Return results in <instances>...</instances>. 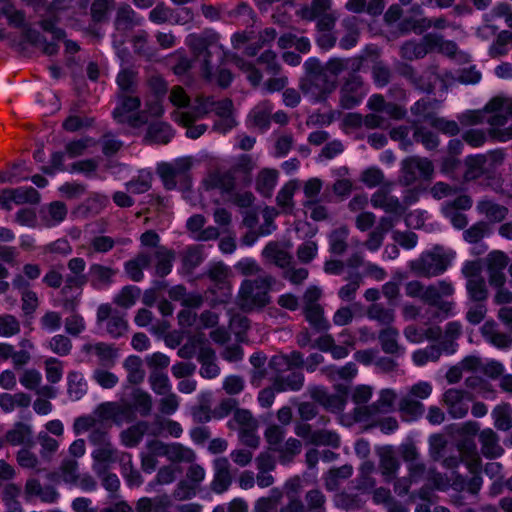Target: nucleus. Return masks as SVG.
Listing matches in <instances>:
<instances>
[{
  "instance_id": "nucleus-1",
  "label": "nucleus",
  "mask_w": 512,
  "mask_h": 512,
  "mask_svg": "<svg viewBox=\"0 0 512 512\" xmlns=\"http://www.w3.org/2000/svg\"><path fill=\"white\" fill-rule=\"evenodd\" d=\"M275 284V278L261 274L256 279H245L239 288L237 306L244 312L261 309L270 302L269 293Z\"/></svg>"
},
{
  "instance_id": "nucleus-2",
  "label": "nucleus",
  "mask_w": 512,
  "mask_h": 512,
  "mask_svg": "<svg viewBox=\"0 0 512 512\" xmlns=\"http://www.w3.org/2000/svg\"><path fill=\"white\" fill-rule=\"evenodd\" d=\"M433 392V386L427 381H419L411 385L406 394L398 402V412L405 421L420 418L425 409L422 400L428 399Z\"/></svg>"
},
{
  "instance_id": "nucleus-3",
  "label": "nucleus",
  "mask_w": 512,
  "mask_h": 512,
  "mask_svg": "<svg viewBox=\"0 0 512 512\" xmlns=\"http://www.w3.org/2000/svg\"><path fill=\"white\" fill-rule=\"evenodd\" d=\"M187 45L191 48L194 58L200 63L201 72L205 79L211 81L213 78L212 66L210 65V57L213 55L222 57V50L212 38H205L195 34L187 37Z\"/></svg>"
},
{
  "instance_id": "nucleus-4",
  "label": "nucleus",
  "mask_w": 512,
  "mask_h": 512,
  "mask_svg": "<svg viewBox=\"0 0 512 512\" xmlns=\"http://www.w3.org/2000/svg\"><path fill=\"white\" fill-rule=\"evenodd\" d=\"M90 444L94 447L92 458L99 464L110 465L117 462L121 452L113 445L108 429H94L88 436Z\"/></svg>"
},
{
  "instance_id": "nucleus-5",
  "label": "nucleus",
  "mask_w": 512,
  "mask_h": 512,
  "mask_svg": "<svg viewBox=\"0 0 512 512\" xmlns=\"http://www.w3.org/2000/svg\"><path fill=\"white\" fill-rule=\"evenodd\" d=\"M300 87L303 94L311 100L322 101L336 89L337 81L322 71L312 72L302 81Z\"/></svg>"
},
{
  "instance_id": "nucleus-6",
  "label": "nucleus",
  "mask_w": 512,
  "mask_h": 512,
  "mask_svg": "<svg viewBox=\"0 0 512 512\" xmlns=\"http://www.w3.org/2000/svg\"><path fill=\"white\" fill-rule=\"evenodd\" d=\"M433 172L434 167L429 159L418 156L407 157L401 162L400 182L409 186L418 179H430Z\"/></svg>"
},
{
  "instance_id": "nucleus-7",
  "label": "nucleus",
  "mask_w": 512,
  "mask_h": 512,
  "mask_svg": "<svg viewBox=\"0 0 512 512\" xmlns=\"http://www.w3.org/2000/svg\"><path fill=\"white\" fill-rule=\"evenodd\" d=\"M397 393L391 388L382 389L379 392L378 400L369 406L356 407L353 412L355 421L362 422L380 413L394 411Z\"/></svg>"
},
{
  "instance_id": "nucleus-8",
  "label": "nucleus",
  "mask_w": 512,
  "mask_h": 512,
  "mask_svg": "<svg viewBox=\"0 0 512 512\" xmlns=\"http://www.w3.org/2000/svg\"><path fill=\"white\" fill-rule=\"evenodd\" d=\"M448 266L447 259L437 253H424L409 263L411 271L422 277H433L443 273Z\"/></svg>"
},
{
  "instance_id": "nucleus-9",
  "label": "nucleus",
  "mask_w": 512,
  "mask_h": 512,
  "mask_svg": "<svg viewBox=\"0 0 512 512\" xmlns=\"http://www.w3.org/2000/svg\"><path fill=\"white\" fill-rule=\"evenodd\" d=\"M192 166V157H181L177 158L172 163L159 164L157 173L162 179L164 186L171 190L176 187L177 180L184 178Z\"/></svg>"
},
{
  "instance_id": "nucleus-10",
  "label": "nucleus",
  "mask_w": 512,
  "mask_h": 512,
  "mask_svg": "<svg viewBox=\"0 0 512 512\" xmlns=\"http://www.w3.org/2000/svg\"><path fill=\"white\" fill-rule=\"evenodd\" d=\"M214 99L210 96L199 95L194 99L190 107V111H175L173 118L182 125H189L196 119L202 118L212 112L214 107Z\"/></svg>"
},
{
  "instance_id": "nucleus-11",
  "label": "nucleus",
  "mask_w": 512,
  "mask_h": 512,
  "mask_svg": "<svg viewBox=\"0 0 512 512\" xmlns=\"http://www.w3.org/2000/svg\"><path fill=\"white\" fill-rule=\"evenodd\" d=\"M367 91L362 79L357 75L349 77L340 89V105L344 109H352L362 102Z\"/></svg>"
},
{
  "instance_id": "nucleus-12",
  "label": "nucleus",
  "mask_w": 512,
  "mask_h": 512,
  "mask_svg": "<svg viewBox=\"0 0 512 512\" xmlns=\"http://www.w3.org/2000/svg\"><path fill=\"white\" fill-rule=\"evenodd\" d=\"M470 401L469 392L455 388L446 390L442 396V402L446 406L449 415L455 419L463 418L467 415Z\"/></svg>"
},
{
  "instance_id": "nucleus-13",
  "label": "nucleus",
  "mask_w": 512,
  "mask_h": 512,
  "mask_svg": "<svg viewBox=\"0 0 512 512\" xmlns=\"http://www.w3.org/2000/svg\"><path fill=\"white\" fill-rule=\"evenodd\" d=\"M213 480L210 484V489L217 493L222 494L229 489L233 481L231 472V464L226 457H217L213 460Z\"/></svg>"
},
{
  "instance_id": "nucleus-14",
  "label": "nucleus",
  "mask_w": 512,
  "mask_h": 512,
  "mask_svg": "<svg viewBox=\"0 0 512 512\" xmlns=\"http://www.w3.org/2000/svg\"><path fill=\"white\" fill-rule=\"evenodd\" d=\"M508 331L501 328L499 322H485L481 327L483 337L498 348H508L512 345V322H507Z\"/></svg>"
},
{
  "instance_id": "nucleus-15",
  "label": "nucleus",
  "mask_w": 512,
  "mask_h": 512,
  "mask_svg": "<svg viewBox=\"0 0 512 512\" xmlns=\"http://www.w3.org/2000/svg\"><path fill=\"white\" fill-rule=\"evenodd\" d=\"M411 12L413 15L406 18L402 23V29L404 31L412 30L417 34H421L432 26L439 29L446 27V20L444 18H438L432 21L425 17H419L422 15L420 6L412 7Z\"/></svg>"
},
{
  "instance_id": "nucleus-16",
  "label": "nucleus",
  "mask_w": 512,
  "mask_h": 512,
  "mask_svg": "<svg viewBox=\"0 0 512 512\" xmlns=\"http://www.w3.org/2000/svg\"><path fill=\"white\" fill-rule=\"evenodd\" d=\"M212 111L221 118L214 124V130L226 133L237 125V122L233 117V103L230 99L226 98L220 101H214Z\"/></svg>"
},
{
  "instance_id": "nucleus-17",
  "label": "nucleus",
  "mask_w": 512,
  "mask_h": 512,
  "mask_svg": "<svg viewBox=\"0 0 512 512\" xmlns=\"http://www.w3.org/2000/svg\"><path fill=\"white\" fill-rule=\"evenodd\" d=\"M486 109L494 112L488 119L492 127L504 126L507 122L506 115L512 116V98H494L487 104Z\"/></svg>"
},
{
  "instance_id": "nucleus-18",
  "label": "nucleus",
  "mask_w": 512,
  "mask_h": 512,
  "mask_svg": "<svg viewBox=\"0 0 512 512\" xmlns=\"http://www.w3.org/2000/svg\"><path fill=\"white\" fill-rule=\"evenodd\" d=\"M171 496L164 493L155 497H141L135 504L136 512H174Z\"/></svg>"
},
{
  "instance_id": "nucleus-19",
  "label": "nucleus",
  "mask_w": 512,
  "mask_h": 512,
  "mask_svg": "<svg viewBox=\"0 0 512 512\" xmlns=\"http://www.w3.org/2000/svg\"><path fill=\"white\" fill-rule=\"evenodd\" d=\"M427 101L420 100L415 103V105L412 107V111L415 114L423 115L425 118L430 119V124L436 128L437 130L450 135L454 136L459 133V126L458 124L453 120H446L444 118H438V117H430L428 114H426L427 109Z\"/></svg>"
},
{
  "instance_id": "nucleus-20",
  "label": "nucleus",
  "mask_w": 512,
  "mask_h": 512,
  "mask_svg": "<svg viewBox=\"0 0 512 512\" xmlns=\"http://www.w3.org/2000/svg\"><path fill=\"white\" fill-rule=\"evenodd\" d=\"M479 443L481 445V453L488 459H495L501 457L504 449L499 443V436L490 428L482 430L478 435Z\"/></svg>"
},
{
  "instance_id": "nucleus-21",
  "label": "nucleus",
  "mask_w": 512,
  "mask_h": 512,
  "mask_svg": "<svg viewBox=\"0 0 512 512\" xmlns=\"http://www.w3.org/2000/svg\"><path fill=\"white\" fill-rule=\"evenodd\" d=\"M1 13L6 18L10 27L19 29L25 33L30 31V25L24 10L19 9L12 2H5L1 6Z\"/></svg>"
},
{
  "instance_id": "nucleus-22",
  "label": "nucleus",
  "mask_w": 512,
  "mask_h": 512,
  "mask_svg": "<svg viewBox=\"0 0 512 512\" xmlns=\"http://www.w3.org/2000/svg\"><path fill=\"white\" fill-rule=\"evenodd\" d=\"M405 334L413 342H420L424 339L436 340L441 336V329L432 322H422L418 326H408Z\"/></svg>"
},
{
  "instance_id": "nucleus-23",
  "label": "nucleus",
  "mask_w": 512,
  "mask_h": 512,
  "mask_svg": "<svg viewBox=\"0 0 512 512\" xmlns=\"http://www.w3.org/2000/svg\"><path fill=\"white\" fill-rule=\"evenodd\" d=\"M209 279L223 291V297L230 298L232 295V286L228 281L229 269L222 263H215L209 267L206 272Z\"/></svg>"
},
{
  "instance_id": "nucleus-24",
  "label": "nucleus",
  "mask_w": 512,
  "mask_h": 512,
  "mask_svg": "<svg viewBox=\"0 0 512 512\" xmlns=\"http://www.w3.org/2000/svg\"><path fill=\"white\" fill-rule=\"evenodd\" d=\"M139 106L140 100L138 97L121 95L119 96L118 105L113 111V116L119 123H131L132 120L136 119L130 113L137 110Z\"/></svg>"
},
{
  "instance_id": "nucleus-25",
  "label": "nucleus",
  "mask_w": 512,
  "mask_h": 512,
  "mask_svg": "<svg viewBox=\"0 0 512 512\" xmlns=\"http://www.w3.org/2000/svg\"><path fill=\"white\" fill-rule=\"evenodd\" d=\"M377 454L379 456V467L382 475L385 477L386 481L392 480L399 468V461L396 458L392 447H381L378 449Z\"/></svg>"
},
{
  "instance_id": "nucleus-26",
  "label": "nucleus",
  "mask_w": 512,
  "mask_h": 512,
  "mask_svg": "<svg viewBox=\"0 0 512 512\" xmlns=\"http://www.w3.org/2000/svg\"><path fill=\"white\" fill-rule=\"evenodd\" d=\"M141 23V18L137 17L136 12L128 4H122L118 7L114 20V26L117 31L125 32Z\"/></svg>"
},
{
  "instance_id": "nucleus-27",
  "label": "nucleus",
  "mask_w": 512,
  "mask_h": 512,
  "mask_svg": "<svg viewBox=\"0 0 512 512\" xmlns=\"http://www.w3.org/2000/svg\"><path fill=\"white\" fill-rule=\"evenodd\" d=\"M405 293L412 298H419L421 301L428 304L437 303V289L433 286H424L417 280H412L406 283Z\"/></svg>"
},
{
  "instance_id": "nucleus-28",
  "label": "nucleus",
  "mask_w": 512,
  "mask_h": 512,
  "mask_svg": "<svg viewBox=\"0 0 512 512\" xmlns=\"http://www.w3.org/2000/svg\"><path fill=\"white\" fill-rule=\"evenodd\" d=\"M479 214L485 216L489 222H501L508 214V209L490 199H482L476 205Z\"/></svg>"
},
{
  "instance_id": "nucleus-29",
  "label": "nucleus",
  "mask_w": 512,
  "mask_h": 512,
  "mask_svg": "<svg viewBox=\"0 0 512 512\" xmlns=\"http://www.w3.org/2000/svg\"><path fill=\"white\" fill-rule=\"evenodd\" d=\"M263 257L281 268H286L292 261L291 254L276 242L268 243L262 251Z\"/></svg>"
},
{
  "instance_id": "nucleus-30",
  "label": "nucleus",
  "mask_w": 512,
  "mask_h": 512,
  "mask_svg": "<svg viewBox=\"0 0 512 512\" xmlns=\"http://www.w3.org/2000/svg\"><path fill=\"white\" fill-rule=\"evenodd\" d=\"M166 458L170 464L177 463H192L196 460L197 455L195 451L181 443L173 442L168 444Z\"/></svg>"
},
{
  "instance_id": "nucleus-31",
  "label": "nucleus",
  "mask_w": 512,
  "mask_h": 512,
  "mask_svg": "<svg viewBox=\"0 0 512 512\" xmlns=\"http://www.w3.org/2000/svg\"><path fill=\"white\" fill-rule=\"evenodd\" d=\"M151 264V257L147 253H139L133 259L125 262L124 270L132 281L139 282L143 279V269Z\"/></svg>"
},
{
  "instance_id": "nucleus-32",
  "label": "nucleus",
  "mask_w": 512,
  "mask_h": 512,
  "mask_svg": "<svg viewBox=\"0 0 512 512\" xmlns=\"http://www.w3.org/2000/svg\"><path fill=\"white\" fill-rule=\"evenodd\" d=\"M273 106L269 101H262L257 104L249 114V121L261 130L268 128L271 120Z\"/></svg>"
},
{
  "instance_id": "nucleus-33",
  "label": "nucleus",
  "mask_w": 512,
  "mask_h": 512,
  "mask_svg": "<svg viewBox=\"0 0 512 512\" xmlns=\"http://www.w3.org/2000/svg\"><path fill=\"white\" fill-rule=\"evenodd\" d=\"M279 173L275 169L265 168L256 178V190L264 197H270L277 184Z\"/></svg>"
},
{
  "instance_id": "nucleus-34",
  "label": "nucleus",
  "mask_w": 512,
  "mask_h": 512,
  "mask_svg": "<svg viewBox=\"0 0 512 512\" xmlns=\"http://www.w3.org/2000/svg\"><path fill=\"white\" fill-rule=\"evenodd\" d=\"M91 277V285L95 288H103L109 286L116 271L108 266L101 264H92L89 269Z\"/></svg>"
},
{
  "instance_id": "nucleus-35",
  "label": "nucleus",
  "mask_w": 512,
  "mask_h": 512,
  "mask_svg": "<svg viewBox=\"0 0 512 512\" xmlns=\"http://www.w3.org/2000/svg\"><path fill=\"white\" fill-rule=\"evenodd\" d=\"M168 294L172 300L179 301L181 306L201 307L204 302L201 294L188 293L185 287L181 285L172 287Z\"/></svg>"
},
{
  "instance_id": "nucleus-36",
  "label": "nucleus",
  "mask_w": 512,
  "mask_h": 512,
  "mask_svg": "<svg viewBox=\"0 0 512 512\" xmlns=\"http://www.w3.org/2000/svg\"><path fill=\"white\" fill-rule=\"evenodd\" d=\"M371 202L374 207L382 208L387 213L401 214L405 210V206L401 204L398 198L383 192L375 193Z\"/></svg>"
},
{
  "instance_id": "nucleus-37",
  "label": "nucleus",
  "mask_w": 512,
  "mask_h": 512,
  "mask_svg": "<svg viewBox=\"0 0 512 512\" xmlns=\"http://www.w3.org/2000/svg\"><path fill=\"white\" fill-rule=\"evenodd\" d=\"M117 462H119L122 467V473L126 478L128 485L140 486L143 483V478L140 472L133 465L131 454L121 452Z\"/></svg>"
},
{
  "instance_id": "nucleus-38",
  "label": "nucleus",
  "mask_w": 512,
  "mask_h": 512,
  "mask_svg": "<svg viewBox=\"0 0 512 512\" xmlns=\"http://www.w3.org/2000/svg\"><path fill=\"white\" fill-rule=\"evenodd\" d=\"M97 146V141L91 137L71 140L65 145V154L69 158L81 157Z\"/></svg>"
},
{
  "instance_id": "nucleus-39",
  "label": "nucleus",
  "mask_w": 512,
  "mask_h": 512,
  "mask_svg": "<svg viewBox=\"0 0 512 512\" xmlns=\"http://www.w3.org/2000/svg\"><path fill=\"white\" fill-rule=\"evenodd\" d=\"M299 188L297 180H290L283 185L276 196V203L284 212H292L294 208L293 197Z\"/></svg>"
},
{
  "instance_id": "nucleus-40",
  "label": "nucleus",
  "mask_w": 512,
  "mask_h": 512,
  "mask_svg": "<svg viewBox=\"0 0 512 512\" xmlns=\"http://www.w3.org/2000/svg\"><path fill=\"white\" fill-rule=\"evenodd\" d=\"M181 467L173 464L161 466L153 481L149 483V487L154 489L156 486H165L172 484L181 474Z\"/></svg>"
},
{
  "instance_id": "nucleus-41",
  "label": "nucleus",
  "mask_w": 512,
  "mask_h": 512,
  "mask_svg": "<svg viewBox=\"0 0 512 512\" xmlns=\"http://www.w3.org/2000/svg\"><path fill=\"white\" fill-rule=\"evenodd\" d=\"M32 436V429L28 424L16 422L13 427L5 434V440L13 445L18 446L25 444Z\"/></svg>"
},
{
  "instance_id": "nucleus-42",
  "label": "nucleus",
  "mask_w": 512,
  "mask_h": 512,
  "mask_svg": "<svg viewBox=\"0 0 512 512\" xmlns=\"http://www.w3.org/2000/svg\"><path fill=\"white\" fill-rule=\"evenodd\" d=\"M332 0H312L310 5H304L299 9L297 14L305 20H315L324 12L330 11Z\"/></svg>"
},
{
  "instance_id": "nucleus-43",
  "label": "nucleus",
  "mask_w": 512,
  "mask_h": 512,
  "mask_svg": "<svg viewBox=\"0 0 512 512\" xmlns=\"http://www.w3.org/2000/svg\"><path fill=\"white\" fill-rule=\"evenodd\" d=\"M67 216V207L60 201L50 203L43 209V221L47 226H54L62 222Z\"/></svg>"
},
{
  "instance_id": "nucleus-44",
  "label": "nucleus",
  "mask_w": 512,
  "mask_h": 512,
  "mask_svg": "<svg viewBox=\"0 0 512 512\" xmlns=\"http://www.w3.org/2000/svg\"><path fill=\"white\" fill-rule=\"evenodd\" d=\"M304 384V375L301 372H292L286 377L277 376L273 382L276 391L282 392L288 389L300 390Z\"/></svg>"
},
{
  "instance_id": "nucleus-45",
  "label": "nucleus",
  "mask_w": 512,
  "mask_h": 512,
  "mask_svg": "<svg viewBox=\"0 0 512 512\" xmlns=\"http://www.w3.org/2000/svg\"><path fill=\"white\" fill-rule=\"evenodd\" d=\"M147 428L148 424L146 422H138L137 424L123 430L120 433L122 444L126 447L136 446L143 438Z\"/></svg>"
},
{
  "instance_id": "nucleus-46",
  "label": "nucleus",
  "mask_w": 512,
  "mask_h": 512,
  "mask_svg": "<svg viewBox=\"0 0 512 512\" xmlns=\"http://www.w3.org/2000/svg\"><path fill=\"white\" fill-rule=\"evenodd\" d=\"M173 137L171 127L162 122L150 125L147 131V139L153 143L166 144Z\"/></svg>"
},
{
  "instance_id": "nucleus-47",
  "label": "nucleus",
  "mask_w": 512,
  "mask_h": 512,
  "mask_svg": "<svg viewBox=\"0 0 512 512\" xmlns=\"http://www.w3.org/2000/svg\"><path fill=\"white\" fill-rule=\"evenodd\" d=\"M156 273L157 275L164 277L171 272L172 262L174 260V253L165 247H158L155 251Z\"/></svg>"
},
{
  "instance_id": "nucleus-48",
  "label": "nucleus",
  "mask_w": 512,
  "mask_h": 512,
  "mask_svg": "<svg viewBox=\"0 0 512 512\" xmlns=\"http://www.w3.org/2000/svg\"><path fill=\"white\" fill-rule=\"evenodd\" d=\"M379 341L382 347V350L387 354H396L399 351L398 345V332L396 329L387 326L382 329L379 333Z\"/></svg>"
},
{
  "instance_id": "nucleus-49",
  "label": "nucleus",
  "mask_w": 512,
  "mask_h": 512,
  "mask_svg": "<svg viewBox=\"0 0 512 512\" xmlns=\"http://www.w3.org/2000/svg\"><path fill=\"white\" fill-rule=\"evenodd\" d=\"M124 367L128 372L127 380L131 384H139L144 380L145 371L142 368V360L138 356H129Z\"/></svg>"
},
{
  "instance_id": "nucleus-50",
  "label": "nucleus",
  "mask_w": 512,
  "mask_h": 512,
  "mask_svg": "<svg viewBox=\"0 0 512 512\" xmlns=\"http://www.w3.org/2000/svg\"><path fill=\"white\" fill-rule=\"evenodd\" d=\"M129 242L130 241L128 239L114 240L109 236H96L90 242V251L88 255H91L92 253H106L113 249L115 244L125 245Z\"/></svg>"
},
{
  "instance_id": "nucleus-51",
  "label": "nucleus",
  "mask_w": 512,
  "mask_h": 512,
  "mask_svg": "<svg viewBox=\"0 0 512 512\" xmlns=\"http://www.w3.org/2000/svg\"><path fill=\"white\" fill-rule=\"evenodd\" d=\"M215 354L210 349H203L199 355L201 362L200 374L205 378H214L219 374V367L214 362Z\"/></svg>"
},
{
  "instance_id": "nucleus-52",
  "label": "nucleus",
  "mask_w": 512,
  "mask_h": 512,
  "mask_svg": "<svg viewBox=\"0 0 512 512\" xmlns=\"http://www.w3.org/2000/svg\"><path fill=\"white\" fill-rule=\"evenodd\" d=\"M486 158L482 155L468 157L465 161L464 178L467 181L478 179L484 173Z\"/></svg>"
},
{
  "instance_id": "nucleus-53",
  "label": "nucleus",
  "mask_w": 512,
  "mask_h": 512,
  "mask_svg": "<svg viewBox=\"0 0 512 512\" xmlns=\"http://www.w3.org/2000/svg\"><path fill=\"white\" fill-rule=\"evenodd\" d=\"M78 467L79 464L76 460L71 458L64 459L59 467L62 480L67 484L77 485L80 475Z\"/></svg>"
},
{
  "instance_id": "nucleus-54",
  "label": "nucleus",
  "mask_w": 512,
  "mask_h": 512,
  "mask_svg": "<svg viewBox=\"0 0 512 512\" xmlns=\"http://www.w3.org/2000/svg\"><path fill=\"white\" fill-rule=\"evenodd\" d=\"M302 444L298 439L289 438L284 445L275 447L274 451L279 453V460L282 463L290 462L294 456L300 453Z\"/></svg>"
},
{
  "instance_id": "nucleus-55",
  "label": "nucleus",
  "mask_w": 512,
  "mask_h": 512,
  "mask_svg": "<svg viewBox=\"0 0 512 512\" xmlns=\"http://www.w3.org/2000/svg\"><path fill=\"white\" fill-rule=\"evenodd\" d=\"M204 260L202 249L198 246L187 248L182 255V265L187 272H192Z\"/></svg>"
},
{
  "instance_id": "nucleus-56",
  "label": "nucleus",
  "mask_w": 512,
  "mask_h": 512,
  "mask_svg": "<svg viewBox=\"0 0 512 512\" xmlns=\"http://www.w3.org/2000/svg\"><path fill=\"white\" fill-rule=\"evenodd\" d=\"M148 381L151 389L158 395H165L171 390L167 374L160 370H152Z\"/></svg>"
},
{
  "instance_id": "nucleus-57",
  "label": "nucleus",
  "mask_w": 512,
  "mask_h": 512,
  "mask_svg": "<svg viewBox=\"0 0 512 512\" xmlns=\"http://www.w3.org/2000/svg\"><path fill=\"white\" fill-rule=\"evenodd\" d=\"M68 393L74 400H79L86 393V382L79 372L68 374Z\"/></svg>"
},
{
  "instance_id": "nucleus-58",
  "label": "nucleus",
  "mask_w": 512,
  "mask_h": 512,
  "mask_svg": "<svg viewBox=\"0 0 512 512\" xmlns=\"http://www.w3.org/2000/svg\"><path fill=\"white\" fill-rule=\"evenodd\" d=\"M353 469L350 465H343L338 468L329 470L325 477V486L328 490H335L338 486L339 479H347L352 475Z\"/></svg>"
},
{
  "instance_id": "nucleus-59",
  "label": "nucleus",
  "mask_w": 512,
  "mask_h": 512,
  "mask_svg": "<svg viewBox=\"0 0 512 512\" xmlns=\"http://www.w3.org/2000/svg\"><path fill=\"white\" fill-rule=\"evenodd\" d=\"M349 235L347 227H340L334 230L330 235V249L332 253L341 255L347 249L346 240Z\"/></svg>"
},
{
  "instance_id": "nucleus-60",
  "label": "nucleus",
  "mask_w": 512,
  "mask_h": 512,
  "mask_svg": "<svg viewBox=\"0 0 512 512\" xmlns=\"http://www.w3.org/2000/svg\"><path fill=\"white\" fill-rule=\"evenodd\" d=\"M14 194V204H37L40 200V194L33 187H19L12 189Z\"/></svg>"
},
{
  "instance_id": "nucleus-61",
  "label": "nucleus",
  "mask_w": 512,
  "mask_h": 512,
  "mask_svg": "<svg viewBox=\"0 0 512 512\" xmlns=\"http://www.w3.org/2000/svg\"><path fill=\"white\" fill-rule=\"evenodd\" d=\"M100 423L97 414L95 411L93 413L80 416L75 419L73 423V430L75 434H80L87 431H92L94 429L102 428L101 426H98Z\"/></svg>"
},
{
  "instance_id": "nucleus-62",
  "label": "nucleus",
  "mask_w": 512,
  "mask_h": 512,
  "mask_svg": "<svg viewBox=\"0 0 512 512\" xmlns=\"http://www.w3.org/2000/svg\"><path fill=\"white\" fill-rule=\"evenodd\" d=\"M140 295V289L136 286H125L115 296L114 302L124 308L134 305Z\"/></svg>"
},
{
  "instance_id": "nucleus-63",
  "label": "nucleus",
  "mask_w": 512,
  "mask_h": 512,
  "mask_svg": "<svg viewBox=\"0 0 512 512\" xmlns=\"http://www.w3.org/2000/svg\"><path fill=\"white\" fill-rule=\"evenodd\" d=\"M348 280V283L338 291V296L343 301H352L355 298L356 292L362 283V276L356 272L350 275Z\"/></svg>"
},
{
  "instance_id": "nucleus-64",
  "label": "nucleus",
  "mask_w": 512,
  "mask_h": 512,
  "mask_svg": "<svg viewBox=\"0 0 512 512\" xmlns=\"http://www.w3.org/2000/svg\"><path fill=\"white\" fill-rule=\"evenodd\" d=\"M469 297L476 302L484 301L488 296V290L484 278L470 280L466 283Z\"/></svg>"
}]
</instances>
